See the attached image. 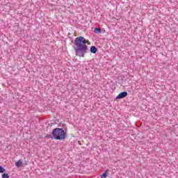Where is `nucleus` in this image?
<instances>
[{
	"label": "nucleus",
	"mask_w": 178,
	"mask_h": 178,
	"mask_svg": "<svg viewBox=\"0 0 178 178\" xmlns=\"http://www.w3.org/2000/svg\"><path fill=\"white\" fill-rule=\"evenodd\" d=\"M97 47L95 46H92L90 47L91 54H97Z\"/></svg>",
	"instance_id": "5"
},
{
	"label": "nucleus",
	"mask_w": 178,
	"mask_h": 178,
	"mask_svg": "<svg viewBox=\"0 0 178 178\" xmlns=\"http://www.w3.org/2000/svg\"><path fill=\"white\" fill-rule=\"evenodd\" d=\"M74 44L75 45L74 49L76 56L84 58V54H87V49H88L86 38L83 36L77 37L75 38Z\"/></svg>",
	"instance_id": "1"
},
{
	"label": "nucleus",
	"mask_w": 178,
	"mask_h": 178,
	"mask_svg": "<svg viewBox=\"0 0 178 178\" xmlns=\"http://www.w3.org/2000/svg\"><path fill=\"white\" fill-rule=\"evenodd\" d=\"M95 34H99L101 33V29L95 28Z\"/></svg>",
	"instance_id": "6"
},
{
	"label": "nucleus",
	"mask_w": 178,
	"mask_h": 178,
	"mask_svg": "<svg viewBox=\"0 0 178 178\" xmlns=\"http://www.w3.org/2000/svg\"><path fill=\"white\" fill-rule=\"evenodd\" d=\"M15 166L17 168H21V166H23V161L22 160H19L15 162Z\"/></svg>",
	"instance_id": "4"
},
{
	"label": "nucleus",
	"mask_w": 178,
	"mask_h": 178,
	"mask_svg": "<svg viewBox=\"0 0 178 178\" xmlns=\"http://www.w3.org/2000/svg\"><path fill=\"white\" fill-rule=\"evenodd\" d=\"M51 134L55 140H65L66 138V133L60 128L54 129Z\"/></svg>",
	"instance_id": "2"
},
{
	"label": "nucleus",
	"mask_w": 178,
	"mask_h": 178,
	"mask_svg": "<svg viewBox=\"0 0 178 178\" xmlns=\"http://www.w3.org/2000/svg\"><path fill=\"white\" fill-rule=\"evenodd\" d=\"M125 97H127V92H122L116 97V99H122Z\"/></svg>",
	"instance_id": "3"
},
{
	"label": "nucleus",
	"mask_w": 178,
	"mask_h": 178,
	"mask_svg": "<svg viewBox=\"0 0 178 178\" xmlns=\"http://www.w3.org/2000/svg\"><path fill=\"white\" fill-rule=\"evenodd\" d=\"M101 178H106V172H104V173L101 175Z\"/></svg>",
	"instance_id": "9"
},
{
	"label": "nucleus",
	"mask_w": 178,
	"mask_h": 178,
	"mask_svg": "<svg viewBox=\"0 0 178 178\" xmlns=\"http://www.w3.org/2000/svg\"><path fill=\"white\" fill-rule=\"evenodd\" d=\"M6 170L5 168H3V167L0 166V173H4V172H6Z\"/></svg>",
	"instance_id": "7"
},
{
	"label": "nucleus",
	"mask_w": 178,
	"mask_h": 178,
	"mask_svg": "<svg viewBox=\"0 0 178 178\" xmlns=\"http://www.w3.org/2000/svg\"><path fill=\"white\" fill-rule=\"evenodd\" d=\"M2 178H9V175H8V173H4L2 175Z\"/></svg>",
	"instance_id": "8"
}]
</instances>
